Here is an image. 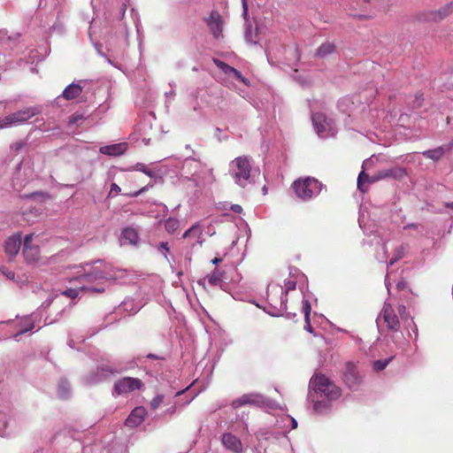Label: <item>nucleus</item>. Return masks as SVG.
<instances>
[{
	"mask_svg": "<svg viewBox=\"0 0 453 453\" xmlns=\"http://www.w3.org/2000/svg\"><path fill=\"white\" fill-rule=\"evenodd\" d=\"M170 411L174 412L175 411V408L173 407V409H170Z\"/></svg>",
	"mask_w": 453,
	"mask_h": 453,
	"instance_id": "obj_51",
	"label": "nucleus"
},
{
	"mask_svg": "<svg viewBox=\"0 0 453 453\" xmlns=\"http://www.w3.org/2000/svg\"><path fill=\"white\" fill-rule=\"evenodd\" d=\"M405 169L402 167H394L390 169H383L378 171L375 174L371 176L369 182H376L384 179L392 178L395 180H402L406 176Z\"/></svg>",
	"mask_w": 453,
	"mask_h": 453,
	"instance_id": "obj_11",
	"label": "nucleus"
},
{
	"mask_svg": "<svg viewBox=\"0 0 453 453\" xmlns=\"http://www.w3.org/2000/svg\"><path fill=\"white\" fill-rule=\"evenodd\" d=\"M222 261L221 258L219 257H214L212 260H211V264L212 265H218L219 263H220Z\"/></svg>",
	"mask_w": 453,
	"mask_h": 453,
	"instance_id": "obj_45",
	"label": "nucleus"
},
{
	"mask_svg": "<svg viewBox=\"0 0 453 453\" xmlns=\"http://www.w3.org/2000/svg\"><path fill=\"white\" fill-rule=\"evenodd\" d=\"M257 403V396L254 395H243L239 398L234 399L232 402V407L234 409H238L243 405H253Z\"/></svg>",
	"mask_w": 453,
	"mask_h": 453,
	"instance_id": "obj_22",
	"label": "nucleus"
},
{
	"mask_svg": "<svg viewBox=\"0 0 453 453\" xmlns=\"http://www.w3.org/2000/svg\"><path fill=\"white\" fill-rule=\"evenodd\" d=\"M313 409L318 413H322L329 409V404L323 401H316L313 404Z\"/></svg>",
	"mask_w": 453,
	"mask_h": 453,
	"instance_id": "obj_32",
	"label": "nucleus"
},
{
	"mask_svg": "<svg viewBox=\"0 0 453 453\" xmlns=\"http://www.w3.org/2000/svg\"><path fill=\"white\" fill-rule=\"evenodd\" d=\"M407 284L404 280H399L397 283H396V288L398 290H403L406 288Z\"/></svg>",
	"mask_w": 453,
	"mask_h": 453,
	"instance_id": "obj_41",
	"label": "nucleus"
},
{
	"mask_svg": "<svg viewBox=\"0 0 453 453\" xmlns=\"http://www.w3.org/2000/svg\"><path fill=\"white\" fill-rule=\"evenodd\" d=\"M82 92V87L77 83H72L67 86L62 93V96L66 100L77 98Z\"/></svg>",
	"mask_w": 453,
	"mask_h": 453,
	"instance_id": "obj_20",
	"label": "nucleus"
},
{
	"mask_svg": "<svg viewBox=\"0 0 453 453\" xmlns=\"http://www.w3.org/2000/svg\"><path fill=\"white\" fill-rule=\"evenodd\" d=\"M242 8H243V14L246 16L248 14L247 0H242Z\"/></svg>",
	"mask_w": 453,
	"mask_h": 453,
	"instance_id": "obj_42",
	"label": "nucleus"
},
{
	"mask_svg": "<svg viewBox=\"0 0 453 453\" xmlns=\"http://www.w3.org/2000/svg\"><path fill=\"white\" fill-rule=\"evenodd\" d=\"M212 61L222 72H224V73L233 76L234 78L242 81L245 85H249L248 79H246L244 76H242L241 72H239L237 69L230 66L226 63H225L218 58H213Z\"/></svg>",
	"mask_w": 453,
	"mask_h": 453,
	"instance_id": "obj_15",
	"label": "nucleus"
},
{
	"mask_svg": "<svg viewBox=\"0 0 453 453\" xmlns=\"http://www.w3.org/2000/svg\"><path fill=\"white\" fill-rule=\"evenodd\" d=\"M292 423H293V428H296L297 426V423L295 419H292Z\"/></svg>",
	"mask_w": 453,
	"mask_h": 453,
	"instance_id": "obj_47",
	"label": "nucleus"
},
{
	"mask_svg": "<svg viewBox=\"0 0 453 453\" xmlns=\"http://www.w3.org/2000/svg\"><path fill=\"white\" fill-rule=\"evenodd\" d=\"M39 113L40 110L37 107H28L18 111L0 119V128L23 124Z\"/></svg>",
	"mask_w": 453,
	"mask_h": 453,
	"instance_id": "obj_5",
	"label": "nucleus"
},
{
	"mask_svg": "<svg viewBox=\"0 0 453 453\" xmlns=\"http://www.w3.org/2000/svg\"><path fill=\"white\" fill-rule=\"evenodd\" d=\"M296 280L294 277H288L287 280H284L285 296H287L290 290L296 289Z\"/></svg>",
	"mask_w": 453,
	"mask_h": 453,
	"instance_id": "obj_29",
	"label": "nucleus"
},
{
	"mask_svg": "<svg viewBox=\"0 0 453 453\" xmlns=\"http://www.w3.org/2000/svg\"><path fill=\"white\" fill-rule=\"evenodd\" d=\"M397 310H398V313L400 314V316L403 319H406L408 318L409 314L407 312V308L405 305H403V304L399 305Z\"/></svg>",
	"mask_w": 453,
	"mask_h": 453,
	"instance_id": "obj_35",
	"label": "nucleus"
},
{
	"mask_svg": "<svg viewBox=\"0 0 453 453\" xmlns=\"http://www.w3.org/2000/svg\"><path fill=\"white\" fill-rule=\"evenodd\" d=\"M232 209L234 212H240L242 211V207L238 204L233 205Z\"/></svg>",
	"mask_w": 453,
	"mask_h": 453,
	"instance_id": "obj_44",
	"label": "nucleus"
},
{
	"mask_svg": "<svg viewBox=\"0 0 453 453\" xmlns=\"http://www.w3.org/2000/svg\"><path fill=\"white\" fill-rule=\"evenodd\" d=\"M180 226L179 219L175 218H169L165 222V228L167 233L173 234Z\"/></svg>",
	"mask_w": 453,
	"mask_h": 453,
	"instance_id": "obj_27",
	"label": "nucleus"
},
{
	"mask_svg": "<svg viewBox=\"0 0 453 453\" xmlns=\"http://www.w3.org/2000/svg\"><path fill=\"white\" fill-rule=\"evenodd\" d=\"M342 379L348 388H353L362 382L363 375L355 363L347 362L342 371Z\"/></svg>",
	"mask_w": 453,
	"mask_h": 453,
	"instance_id": "obj_7",
	"label": "nucleus"
},
{
	"mask_svg": "<svg viewBox=\"0 0 453 453\" xmlns=\"http://www.w3.org/2000/svg\"><path fill=\"white\" fill-rule=\"evenodd\" d=\"M159 249H162L165 251V253H164V257L165 258H167V255L166 253L170 251V248L168 246V243L167 242H162L159 243Z\"/></svg>",
	"mask_w": 453,
	"mask_h": 453,
	"instance_id": "obj_40",
	"label": "nucleus"
},
{
	"mask_svg": "<svg viewBox=\"0 0 453 453\" xmlns=\"http://www.w3.org/2000/svg\"><path fill=\"white\" fill-rule=\"evenodd\" d=\"M62 294L64 296H67V297L74 299L79 295V289H77V288H68V289L65 290Z\"/></svg>",
	"mask_w": 453,
	"mask_h": 453,
	"instance_id": "obj_34",
	"label": "nucleus"
},
{
	"mask_svg": "<svg viewBox=\"0 0 453 453\" xmlns=\"http://www.w3.org/2000/svg\"><path fill=\"white\" fill-rule=\"evenodd\" d=\"M204 21L215 39L223 36L224 19L218 11H212Z\"/></svg>",
	"mask_w": 453,
	"mask_h": 453,
	"instance_id": "obj_10",
	"label": "nucleus"
},
{
	"mask_svg": "<svg viewBox=\"0 0 453 453\" xmlns=\"http://www.w3.org/2000/svg\"><path fill=\"white\" fill-rule=\"evenodd\" d=\"M453 12V3H449L443 7L440 8L438 11L431 12V19L437 22L440 21L446 17H448L449 14H451Z\"/></svg>",
	"mask_w": 453,
	"mask_h": 453,
	"instance_id": "obj_21",
	"label": "nucleus"
},
{
	"mask_svg": "<svg viewBox=\"0 0 453 453\" xmlns=\"http://www.w3.org/2000/svg\"><path fill=\"white\" fill-rule=\"evenodd\" d=\"M110 277L101 270L94 268L92 271L80 275L75 279L81 284L80 289L81 291H90L94 293H104L105 288L103 283L108 280Z\"/></svg>",
	"mask_w": 453,
	"mask_h": 453,
	"instance_id": "obj_2",
	"label": "nucleus"
},
{
	"mask_svg": "<svg viewBox=\"0 0 453 453\" xmlns=\"http://www.w3.org/2000/svg\"><path fill=\"white\" fill-rule=\"evenodd\" d=\"M147 415V411L142 406L135 407L125 421V425L128 427L134 428L141 425Z\"/></svg>",
	"mask_w": 453,
	"mask_h": 453,
	"instance_id": "obj_14",
	"label": "nucleus"
},
{
	"mask_svg": "<svg viewBox=\"0 0 453 453\" xmlns=\"http://www.w3.org/2000/svg\"><path fill=\"white\" fill-rule=\"evenodd\" d=\"M164 401V395H157L151 401H150V407L152 410H157L163 403Z\"/></svg>",
	"mask_w": 453,
	"mask_h": 453,
	"instance_id": "obj_33",
	"label": "nucleus"
},
{
	"mask_svg": "<svg viewBox=\"0 0 453 453\" xmlns=\"http://www.w3.org/2000/svg\"><path fill=\"white\" fill-rule=\"evenodd\" d=\"M221 441L228 450H231L234 453L242 452V443L241 440L231 433L224 434L222 435Z\"/></svg>",
	"mask_w": 453,
	"mask_h": 453,
	"instance_id": "obj_16",
	"label": "nucleus"
},
{
	"mask_svg": "<svg viewBox=\"0 0 453 453\" xmlns=\"http://www.w3.org/2000/svg\"><path fill=\"white\" fill-rule=\"evenodd\" d=\"M143 383L140 379L124 377L115 381L113 389L117 395H125L135 389H141Z\"/></svg>",
	"mask_w": 453,
	"mask_h": 453,
	"instance_id": "obj_8",
	"label": "nucleus"
},
{
	"mask_svg": "<svg viewBox=\"0 0 453 453\" xmlns=\"http://www.w3.org/2000/svg\"><path fill=\"white\" fill-rule=\"evenodd\" d=\"M170 411L174 412L175 411V408L173 407V409H170Z\"/></svg>",
	"mask_w": 453,
	"mask_h": 453,
	"instance_id": "obj_52",
	"label": "nucleus"
},
{
	"mask_svg": "<svg viewBox=\"0 0 453 453\" xmlns=\"http://www.w3.org/2000/svg\"><path fill=\"white\" fill-rule=\"evenodd\" d=\"M388 330L397 332L400 329V321L395 312L392 304L385 303L380 315Z\"/></svg>",
	"mask_w": 453,
	"mask_h": 453,
	"instance_id": "obj_9",
	"label": "nucleus"
},
{
	"mask_svg": "<svg viewBox=\"0 0 453 453\" xmlns=\"http://www.w3.org/2000/svg\"><path fill=\"white\" fill-rule=\"evenodd\" d=\"M453 146V143H449L445 146H440L434 150H429L422 152V154L426 157L430 158L434 161H438L447 150H449L451 147Z\"/></svg>",
	"mask_w": 453,
	"mask_h": 453,
	"instance_id": "obj_19",
	"label": "nucleus"
},
{
	"mask_svg": "<svg viewBox=\"0 0 453 453\" xmlns=\"http://www.w3.org/2000/svg\"><path fill=\"white\" fill-rule=\"evenodd\" d=\"M123 241L129 244H136L139 239L138 233L133 227H127L121 233Z\"/></svg>",
	"mask_w": 453,
	"mask_h": 453,
	"instance_id": "obj_23",
	"label": "nucleus"
},
{
	"mask_svg": "<svg viewBox=\"0 0 453 453\" xmlns=\"http://www.w3.org/2000/svg\"><path fill=\"white\" fill-rule=\"evenodd\" d=\"M33 234L26 235L24 239L23 255L28 263H35L40 257V249L37 245H33Z\"/></svg>",
	"mask_w": 453,
	"mask_h": 453,
	"instance_id": "obj_12",
	"label": "nucleus"
},
{
	"mask_svg": "<svg viewBox=\"0 0 453 453\" xmlns=\"http://www.w3.org/2000/svg\"><path fill=\"white\" fill-rule=\"evenodd\" d=\"M391 359H392V357L387 358V359H380V360L375 361L373 363L374 371L380 372V371L384 370L387 367V365L389 364Z\"/></svg>",
	"mask_w": 453,
	"mask_h": 453,
	"instance_id": "obj_30",
	"label": "nucleus"
},
{
	"mask_svg": "<svg viewBox=\"0 0 453 453\" xmlns=\"http://www.w3.org/2000/svg\"><path fill=\"white\" fill-rule=\"evenodd\" d=\"M137 170L143 172L145 174H147L150 177L153 176V173L150 170H147L145 165H137Z\"/></svg>",
	"mask_w": 453,
	"mask_h": 453,
	"instance_id": "obj_39",
	"label": "nucleus"
},
{
	"mask_svg": "<svg viewBox=\"0 0 453 453\" xmlns=\"http://www.w3.org/2000/svg\"><path fill=\"white\" fill-rule=\"evenodd\" d=\"M446 206H447L448 208H452V209H453V203H447V204H446Z\"/></svg>",
	"mask_w": 453,
	"mask_h": 453,
	"instance_id": "obj_49",
	"label": "nucleus"
},
{
	"mask_svg": "<svg viewBox=\"0 0 453 453\" xmlns=\"http://www.w3.org/2000/svg\"><path fill=\"white\" fill-rule=\"evenodd\" d=\"M82 119V116H80V115H73L72 119H71V122L73 123H75L78 119Z\"/></svg>",
	"mask_w": 453,
	"mask_h": 453,
	"instance_id": "obj_43",
	"label": "nucleus"
},
{
	"mask_svg": "<svg viewBox=\"0 0 453 453\" xmlns=\"http://www.w3.org/2000/svg\"><path fill=\"white\" fill-rule=\"evenodd\" d=\"M307 329H308L309 331H311V326L310 323H309V324H307Z\"/></svg>",
	"mask_w": 453,
	"mask_h": 453,
	"instance_id": "obj_50",
	"label": "nucleus"
},
{
	"mask_svg": "<svg viewBox=\"0 0 453 453\" xmlns=\"http://www.w3.org/2000/svg\"><path fill=\"white\" fill-rule=\"evenodd\" d=\"M407 251V246L406 245H401L398 248L395 249L393 257L389 261V265H393L395 263H396L398 260L403 258Z\"/></svg>",
	"mask_w": 453,
	"mask_h": 453,
	"instance_id": "obj_26",
	"label": "nucleus"
},
{
	"mask_svg": "<svg viewBox=\"0 0 453 453\" xmlns=\"http://www.w3.org/2000/svg\"><path fill=\"white\" fill-rule=\"evenodd\" d=\"M102 371H107V372H111V373H112V372H113V370H111V369H104V368H102Z\"/></svg>",
	"mask_w": 453,
	"mask_h": 453,
	"instance_id": "obj_48",
	"label": "nucleus"
},
{
	"mask_svg": "<svg viewBox=\"0 0 453 453\" xmlns=\"http://www.w3.org/2000/svg\"><path fill=\"white\" fill-rule=\"evenodd\" d=\"M120 191H121V188L116 183L111 184L110 195H111V194L119 195L120 193Z\"/></svg>",
	"mask_w": 453,
	"mask_h": 453,
	"instance_id": "obj_38",
	"label": "nucleus"
},
{
	"mask_svg": "<svg viewBox=\"0 0 453 453\" xmlns=\"http://www.w3.org/2000/svg\"><path fill=\"white\" fill-rule=\"evenodd\" d=\"M127 148V143L121 142V143L103 146L99 149V151L102 154L116 157V156L122 155L126 151Z\"/></svg>",
	"mask_w": 453,
	"mask_h": 453,
	"instance_id": "obj_18",
	"label": "nucleus"
},
{
	"mask_svg": "<svg viewBox=\"0 0 453 453\" xmlns=\"http://www.w3.org/2000/svg\"><path fill=\"white\" fill-rule=\"evenodd\" d=\"M150 187H151V185H147V186L142 188L141 189H139L138 191H135L134 193L128 194V196H133V197L138 196L139 195H141L144 191L148 190Z\"/></svg>",
	"mask_w": 453,
	"mask_h": 453,
	"instance_id": "obj_37",
	"label": "nucleus"
},
{
	"mask_svg": "<svg viewBox=\"0 0 453 453\" xmlns=\"http://www.w3.org/2000/svg\"><path fill=\"white\" fill-rule=\"evenodd\" d=\"M371 180V177L365 173L364 171H362L357 178V188L360 191L365 192V189L364 188V185L365 183H370L369 180Z\"/></svg>",
	"mask_w": 453,
	"mask_h": 453,
	"instance_id": "obj_28",
	"label": "nucleus"
},
{
	"mask_svg": "<svg viewBox=\"0 0 453 453\" xmlns=\"http://www.w3.org/2000/svg\"><path fill=\"white\" fill-rule=\"evenodd\" d=\"M315 392L324 395L328 400H336L342 395V389L323 374H317L311 380Z\"/></svg>",
	"mask_w": 453,
	"mask_h": 453,
	"instance_id": "obj_4",
	"label": "nucleus"
},
{
	"mask_svg": "<svg viewBox=\"0 0 453 453\" xmlns=\"http://www.w3.org/2000/svg\"><path fill=\"white\" fill-rule=\"evenodd\" d=\"M202 226L198 223H196L184 232L182 238L188 239V243L192 248H194L196 244H199L200 246L202 245Z\"/></svg>",
	"mask_w": 453,
	"mask_h": 453,
	"instance_id": "obj_13",
	"label": "nucleus"
},
{
	"mask_svg": "<svg viewBox=\"0 0 453 453\" xmlns=\"http://www.w3.org/2000/svg\"><path fill=\"white\" fill-rule=\"evenodd\" d=\"M302 311L304 314V319H305L306 324H309L310 315H311V305L308 300L303 301Z\"/></svg>",
	"mask_w": 453,
	"mask_h": 453,
	"instance_id": "obj_31",
	"label": "nucleus"
},
{
	"mask_svg": "<svg viewBox=\"0 0 453 453\" xmlns=\"http://www.w3.org/2000/svg\"><path fill=\"white\" fill-rule=\"evenodd\" d=\"M207 280L210 285L218 286L224 280V272L215 268L214 271L207 276Z\"/></svg>",
	"mask_w": 453,
	"mask_h": 453,
	"instance_id": "obj_25",
	"label": "nucleus"
},
{
	"mask_svg": "<svg viewBox=\"0 0 453 453\" xmlns=\"http://www.w3.org/2000/svg\"><path fill=\"white\" fill-rule=\"evenodd\" d=\"M147 357H148V358H150V359H157V357L156 355H154V354H149V355L147 356Z\"/></svg>",
	"mask_w": 453,
	"mask_h": 453,
	"instance_id": "obj_46",
	"label": "nucleus"
},
{
	"mask_svg": "<svg viewBox=\"0 0 453 453\" xmlns=\"http://www.w3.org/2000/svg\"><path fill=\"white\" fill-rule=\"evenodd\" d=\"M251 162L247 156H240L232 160L229 164V174L234 182L245 188L250 183Z\"/></svg>",
	"mask_w": 453,
	"mask_h": 453,
	"instance_id": "obj_1",
	"label": "nucleus"
},
{
	"mask_svg": "<svg viewBox=\"0 0 453 453\" xmlns=\"http://www.w3.org/2000/svg\"><path fill=\"white\" fill-rule=\"evenodd\" d=\"M292 187L298 198L308 201L320 193L322 183L313 177H305L295 180Z\"/></svg>",
	"mask_w": 453,
	"mask_h": 453,
	"instance_id": "obj_3",
	"label": "nucleus"
},
{
	"mask_svg": "<svg viewBox=\"0 0 453 453\" xmlns=\"http://www.w3.org/2000/svg\"><path fill=\"white\" fill-rule=\"evenodd\" d=\"M424 101L423 95L420 94L418 96H415V100L413 102V107L414 108H419L422 105V103Z\"/></svg>",
	"mask_w": 453,
	"mask_h": 453,
	"instance_id": "obj_36",
	"label": "nucleus"
},
{
	"mask_svg": "<svg viewBox=\"0 0 453 453\" xmlns=\"http://www.w3.org/2000/svg\"><path fill=\"white\" fill-rule=\"evenodd\" d=\"M21 246V234H17L10 236L4 242L5 253L12 258L19 251Z\"/></svg>",
	"mask_w": 453,
	"mask_h": 453,
	"instance_id": "obj_17",
	"label": "nucleus"
},
{
	"mask_svg": "<svg viewBox=\"0 0 453 453\" xmlns=\"http://www.w3.org/2000/svg\"><path fill=\"white\" fill-rule=\"evenodd\" d=\"M312 124L317 134L321 137L333 136L335 134L334 121L323 112H314L311 115Z\"/></svg>",
	"mask_w": 453,
	"mask_h": 453,
	"instance_id": "obj_6",
	"label": "nucleus"
},
{
	"mask_svg": "<svg viewBox=\"0 0 453 453\" xmlns=\"http://www.w3.org/2000/svg\"><path fill=\"white\" fill-rule=\"evenodd\" d=\"M335 50V45L332 42H326L321 44L317 51L316 56L319 58H325Z\"/></svg>",
	"mask_w": 453,
	"mask_h": 453,
	"instance_id": "obj_24",
	"label": "nucleus"
}]
</instances>
